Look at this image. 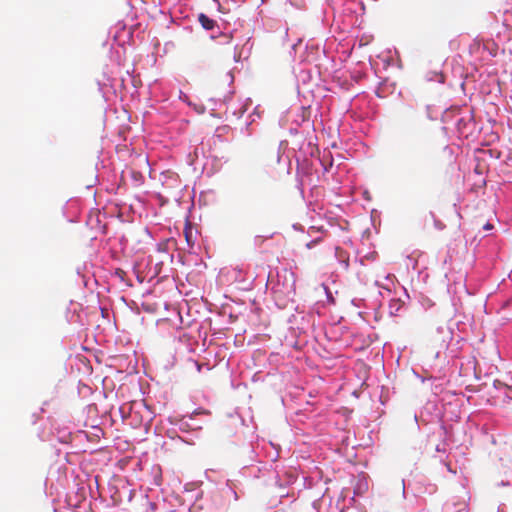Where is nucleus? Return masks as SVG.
I'll return each instance as SVG.
<instances>
[{
	"instance_id": "3",
	"label": "nucleus",
	"mask_w": 512,
	"mask_h": 512,
	"mask_svg": "<svg viewBox=\"0 0 512 512\" xmlns=\"http://www.w3.org/2000/svg\"><path fill=\"white\" fill-rule=\"evenodd\" d=\"M198 21L200 22L201 26L206 30H212L216 25V22L204 13L199 14Z\"/></svg>"
},
{
	"instance_id": "6",
	"label": "nucleus",
	"mask_w": 512,
	"mask_h": 512,
	"mask_svg": "<svg viewBox=\"0 0 512 512\" xmlns=\"http://www.w3.org/2000/svg\"><path fill=\"white\" fill-rule=\"evenodd\" d=\"M319 242V239H315V240H312L310 241L309 243H307V248L311 249L313 248L317 243Z\"/></svg>"
},
{
	"instance_id": "7",
	"label": "nucleus",
	"mask_w": 512,
	"mask_h": 512,
	"mask_svg": "<svg viewBox=\"0 0 512 512\" xmlns=\"http://www.w3.org/2000/svg\"><path fill=\"white\" fill-rule=\"evenodd\" d=\"M116 274L119 275V277H122L125 274V272L123 270H121V269H118L116 271Z\"/></svg>"
},
{
	"instance_id": "2",
	"label": "nucleus",
	"mask_w": 512,
	"mask_h": 512,
	"mask_svg": "<svg viewBox=\"0 0 512 512\" xmlns=\"http://www.w3.org/2000/svg\"><path fill=\"white\" fill-rule=\"evenodd\" d=\"M335 256L338 261L343 265L344 269L349 267V255L348 253L340 247L335 248Z\"/></svg>"
},
{
	"instance_id": "9",
	"label": "nucleus",
	"mask_w": 512,
	"mask_h": 512,
	"mask_svg": "<svg viewBox=\"0 0 512 512\" xmlns=\"http://www.w3.org/2000/svg\"><path fill=\"white\" fill-rule=\"evenodd\" d=\"M262 1L264 2L265 0H262Z\"/></svg>"
},
{
	"instance_id": "8",
	"label": "nucleus",
	"mask_w": 512,
	"mask_h": 512,
	"mask_svg": "<svg viewBox=\"0 0 512 512\" xmlns=\"http://www.w3.org/2000/svg\"><path fill=\"white\" fill-rule=\"evenodd\" d=\"M493 228V226L490 224V223H487L485 226H484V229L485 230H491Z\"/></svg>"
},
{
	"instance_id": "5",
	"label": "nucleus",
	"mask_w": 512,
	"mask_h": 512,
	"mask_svg": "<svg viewBox=\"0 0 512 512\" xmlns=\"http://www.w3.org/2000/svg\"><path fill=\"white\" fill-rule=\"evenodd\" d=\"M184 235H185V239H186L188 245L193 246L194 241L192 240V229L190 227L185 228Z\"/></svg>"
},
{
	"instance_id": "4",
	"label": "nucleus",
	"mask_w": 512,
	"mask_h": 512,
	"mask_svg": "<svg viewBox=\"0 0 512 512\" xmlns=\"http://www.w3.org/2000/svg\"><path fill=\"white\" fill-rule=\"evenodd\" d=\"M132 179L134 180L135 184L139 185L142 184L144 181V176L141 172L130 170L129 171Z\"/></svg>"
},
{
	"instance_id": "1",
	"label": "nucleus",
	"mask_w": 512,
	"mask_h": 512,
	"mask_svg": "<svg viewBox=\"0 0 512 512\" xmlns=\"http://www.w3.org/2000/svg\"><path fill=\"white\" fill-rule=\"evenodd\" d=\"M272 291L276 297H289L295 293V277L294 273L288 269H284L277 273V281H270Z\"/></svg>"
}]
</instances>
